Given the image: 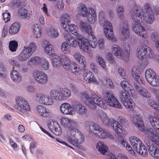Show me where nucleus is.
Returning <instances> with one entry per match:
<instances>
[{
  "instance_id": "27",
  "label": "nucleus",
  "mask_w": 159,
  "mask_h": 159,
  "mask_svg": "<svg viewBox=\"0 0 159 159\" xmlns=\"http://www.w3.org/2000/svg\"><path fill=\"white\" fill-rule=\"evenodd\" d=\"M66 40L67 41L70 47L77 48L79 44V41L75 38L71 34H68L65 35Z\"/></svg>"
},
{
  "instance_id": "49",
  "label": "nucleus",
  "mask_w": 159,
  "mask_h": 159,
  "mask_svg": "<svg viewBox=\"0 0 159 159\" xmlns=\"http://www.w3.org/2000/svg\"><path fill=\"white\" fill-rule=\"evenodd\" d=\"M117 13L118 17L121 20L124 19V9L123 7L121 5L119 6L117 8Z\"/></svg>"
},
{
  "instance_id": "15",
  "label": "nucleus",
  "mask_w": 159,
  "mask_h": 159,
  "mask_svg": "<svg viewBox=\"0 0 159 159\" xmlns=\"http://www.w3.org/2000/svg\"><path fill=\"white\" fill-rule=\"evenodd\" d=\"M79 41L78 46L80 51L82 52L89 53V40L82 35H79L76 39Z\"/></svg>"
},
{
  "instance_id": "51",
  "label": "nucleus",
  "mask_w": 159,
  "mask_h": 159,
  "mask_svg": "<svg viewBox=\"0 0 159 159\" xmlns=\"http://www.w3.org/2000/svg\"><path fill=\"white\" fill-rule=\"evenodd\" d=\"M63 100H65L70 98L71 95L70 91L66 88H64L61 90Z\"/></svg>"
},
{
  "instance_id": "18",
  "label": "nucleus",
  "mask_w": 159,
  "mask_h": 159,
  "mask_svg": "<svg viewBox=\"0 0 159 159\" xmlns=\"http://www.w3.org/2000/svg\"><path fill=\"white\" fill-rule=\"evenodd\" d=\"M70 16L67 13H63L60 16L61 26L64 30H68V25L70 22Z\"/></svg>"
},
{
  "instance_id": "17",
  "label": "nucleus",
  "mask_w": 159,
  "mask_h": 159,
  "mask_svg": "<svg viewBox=\"0 0 159 159\" xmlns=\"http://www.w3.org/2000/svg\"><path fill=\"white\" fill-rule=\"evenodd\" d=\"M152 92L154 94L156 99L159 103L151 99H148V103L157 111L159 112V89L154 88L152 89Z\"/></svg>"
},
{
  "instance_id": "44",
  "label": "nucleus",
  "mask_w": 159,
  "mask_h": 159,
  "mask_svg": "<svg viewBox=\"0 0 159 159\" xmlns=\"http://www.w3.org/2000/svg\"><path fill=\"white\" fill-rule=\"evenodd\" d=\"M20 28V25L18 23H14L12 24L10 27L8 32L11 34H15L17 33Z\"/></svg>"
},
{
  "instance_id": "19",
  "label": "nucleus",
  "mask_w": 159,
  "mask_h": 159,
  "mask_svg": "<svg viewBox=\"0 0 159 159\" xmlns=\"http://www.w3.org/2000/svg\"><path fill=\"white\" fill-rule=\"evenodd\" d=\"M134 84L135 89L141 96L147 98L150 97V93L145 88L141 86L140 84L134 83Z\"/></svg>"
},
{
  "instance_id": "12",
  "label": "nucleus",
  "mask_w": 159,
  "mask_h": 159,
  "mask_svg": "<svg viewBox=\"0 0 159 159\" xmlns=\"http://www.w3.org/2000/svg\"><path fill=\"white\" fill-rule=\"evenodd\" d=\"M105 102L110 106L120 109L122 108V106L111 92L109 91L106 93Z\"/></svg>"
},
{
  "instance_id": "20",
  "label": "nucleus",
  "mask_w": 159,
  "mask_h": 159,
  "mask_svg": "<svg viewBox=\"0 0 159 159\" xmlns=\"http://www.w3.org/2000/svg\"><path fill=\"white\" fill-rule=\"evenodd\" d=\"M48 127L50 130L57 135L61 134L62 131L57 123L52 120L48 124Z\"/></svg>"
},
{
  "instance_id": "10",
  "label": "nucleus",
  "mask_w": 159,
  "mask_h": 159,
  "mask_svg": "<svg viewBox=\"0 0 159 159\" xmlns=\"http://www.w3.org/2000/svg\"><path fill=\"white\" fill-rule=\"evenodd\" d=\"M137 57L140 59L151 58L154 56L152 50L149 47L140 46L137 48L136 52Z\"/></svg>"
},
{
  "instance_id": "8",
  "label": "nucleus",
  "mask_w": 159,
  "mask_h": 159,
  "mask_svg": "<svg viewBox=\"0 0 159 159\" xmlns=\"http://www.w3.org/2000/svg\"><path fill=\"white\" fill-rule=\"evenodd\" d=\"M111 50L114 55L117 57L124 60L130 54V48L129 44L128 43L125 47V51L123 52L121 48L118 46L113 45L111 47Z\"/></svg>"
},
{
  "instance_id": "38",
  "label": "nucleus",
  "mask_w": 159,
  "mask_h": 159,
  "mask_svg": "<svg viewBox=\"0 0 159 159\" xmlns=\"http://www.w3.org/2000/svg\"><path fill=\"white\" fill-rule=\"evenodd\" d=\"M129 27L127 25H125L121 30V37L123 40L127 39L129 36Z\"/></svg>"
},
{
  "instance_id": "6",
  "label": "nucleus",
  "mask_w": 159,
  "mask_h": 159,
  "mask_svg": "<svg viewBox=\"0 0 159 159\" xmlns=\"http://www.w3.org/2000/svg\"><path fill=\"white\" fill-rule=\"evenodd\" d=\"M82 98L86 100V103L91 108L95 109L98 105L102 108H104V104L101 98L96 94L84 92L81 94Z\"/></svg>"
},
{
  "instance_id": "28",
  "label": "nucleus",
  "mask_w": 159,
  "mask_h": 159,
  "mask_svg": "<svg viewBox=\"0 0 159 159\" xmlns=\"http://www.w3.org/2000/svg\"><path fill=\"white\" fill-rule=\"evenodd\" d=\"M31 56L30 53L23 47L20 53L17 57L19 61H24L27 60Z\"/></svg>"
},
{
  "instance_id": "46",
  "label": "nucleus",
  "mask_w": 159,
  "mask_h": 159,
  "mask_svg": "<svg viewBox=\"0 0 159 159\" xmlns=\"http://www.w3.org/2000/svg\"><path fill=\"white\" fill-rule=\"evenodd\" d=\"M145 75L147 82L157 75L154 71L151 69H147L145 72Z\"/></svg>"
},
{
  "instance_id": "2",
  "label": "nucleus",
  "mask_w": 159,
  "mask_h": 159,
  "mask_svg": "<svg viewBox=\"0 0 159 159\" xmlns=\"http://www.w3.org/2000/svg\"><path fill=\"white\" fill-rule=\"evenodd\" d=\"M62 126L67 129L66 138L68 141L72 145L80 149V144L84 140L83 134L77 129L78 125L74 120L64 117L60 119Z\"/></svg>"
},
{
  "instance_id": "41",
  "label": "nucleus",
  "mask_w": 159,
  "mask_h": 159,
  "mask_svg": "<svg viewBox=\"0 0 159 159\" xmlns=\"http://www.w3.org/2000/svg\"><path fill=\"white\" fill-rule=\"evenodd\" d=\"M61 49L65 54H69L71 51V47L67 40L62 43L61 46Z\"/></svg>"
},
{
  "instance_id": "59",
  "label": "nucleus",
  "mask_w": 159,
  "mask_h": 159,
  "mask_svg": "<svg viewBox=\"0 0 159 159\" xmlns=\"http://www.w3.org/2000/svg\"><path fill=\"white\" fill-rule=\"evenodd\" d=\"M99 49L100 50H103L105 47V40L103 38H101L98 39L97 42Z\"/></svg>"
},
{
  "instance_id": "56",
  "label": "nucleus",
  "mask_w": 159,
  "mask_h": 159,
  "mask_svg": "<svg viewBox=\"0 0 159 159\" xmlns=\"http://www.w3.org/2000/svg\"><path fill=\"white\" fill-rule=\"evenodd\" d=\"M97 61L99 65L103 69H106L107 67L106 63L103 58L100 56L97 57Z\"/></svg>"
},
{
  "instance_id": "58",
  "label": "nucleus",
  "mask_w": 159,
  "mask_h": 159,
  "mask_svg": "<svg viewBox=\"0 0 159 159\" xmlns=\"http://www.w3.org/2000/svg\"><path fill=\"white\" fill-rule=\"evenodd\" d=\"M49 136L50 138H52V139H55V140L57 141V142H59V143H61L62 144L65 145L68 147H69L70 148L73 149V148L70 145H68L67 143H66L65 142L63 141H61L60 139H57V138H55L51 134L49 133L48 132V131L46 132V133Z\"/></svg>"
},
{
  "instance_id": "57",
  "label": "nucleus",
  "mask_w": 159,
  "mask_h": 159,
  "mask_svg": "<svg viewBox=\"0 0 159 159\" xmlns=\"http://www.w3.org/2000/svg\"><path fill=\"white\" fill-rule=\"evenodd\" d=\"M120 86L125 91L129 92V89L131 87V85L129 82L125 80H122L121 82Z\"/></svg>"
},
{
  "instance_id": "16",
  "label": "nucleus",
  "mask_w": 159,
  "mask_h": 159,
  "mask_svg": "<svg viewBox=\"0 0 159 159\" xmlns=\"http://www.w3.org/2000/svg\"><path fill=\"white\" fill-rule=\"evenodd\" d=\"M60 111L62 113L65 115L73 116L75 114L74 109V104L71 106L69 103H63L60 106Z\"/></svg>"
},
{
  "instance_id": "40",
  "label": "nucleus",
  "mask_w": 159,
  "mask_h": 159,
  "mask_svg": "<svg viewBox=\"0 0 159 159\" xmlns=\"http://www.w3.org/2000/svg\"><path fill=\"white\" fill-rule=\"evenodd\" d=\"M96 147L98 152L102 154H104L108 150L107 147L101 141H99L97 143Z\"/></svg>"
},
{
  "instance_id": "13",
  "label": "nucleus",
  "mask_w": 159,
  "mask_h": 159,
  "mask_svg": "<svg viewBox=\"0 0 159 159\" xmlns=\"http://www.w3.org/2000/svg\"><path fill=\"white\" fill-rule=\"evenodd\" d=\"M32 75L34 79L39 84H44L48 82V78L47 75L40 70H34Z\"/></svg>"
},
{
  "instance_id": "61",
  "label": "nucleus",
  "mask_w": 159,
  "mask_h": 159,
  "mask_svg": "<svg viewBox=\"0 0 159 159\" xmlns=\"http://www.w3.org/2000/svg\"><path fill=\"white\" fill-rule=\"evenodd\" d=\"M147 147L148 149V152L150 154L153 153V151L155 149L156 146L153 143L151 142H148L147 143Z\"/></svg>"
},
{
  "instance_id": "14",
  "label": "nucleus",
  "mask_w": 159,
  "mask_h": 159,
  "mask_svg": "<svg viewBox=\"0 0 159 159\" xmlns=\"http://www.w3.org/2000/svg\"><path fill=\"white\" fill-rule=\"evenodd\" d=\"M35 111L37 114L44 117L52 118L54 116L51 110L42 105L37 106Z\"/></svg>"
},
{
  "instance_id": "39",
  "label": "nucleus",
  "mask_w": 159,
  "mask_h": 159,
  "mask_svg": "<svg viewBox=\"0 0 159 159\" xmlns=\"http://www.w3.org/2000/svg\"><path fill=\"white\" fill-rule=\"evenodd\" d=\"M69 30L70 31L72 34L75 36L76 39L77 38V37H78L79 35H81L79 33V30L77 27L74 24H71L70 25H68V30H67L65 31L68 32Z\"/></svg>"
},
{
  "instance_id": "36",
  "label": "nucleus",
  "mask_w": 159,
  "mask_h": 159,
  "mask_svg": "<svg viewBox=\"0 0 159 159\" xmlns=\"http://www.w3.org/2000/svg\"><path fill=\"white\" fill-rule=\"evenodd\" d=\"M18 13L23 19H28L31 16V15L28 12L27 10L24 7H22L18 9Z\"/></svg>"
},
{
  "instance_id": "21",
  "label": "nucleus",
  "mask_w": 159,
  "mask_h": 159,
  "mask_svg": "<svg viewBox=\"0 0 159 159\" xmlns=\"http://www.w3.org/2000/svg\"><path fill=\"white\" fill-rule=\"evenodd\" d=\"M52 97L44 94H41L39 97L40 103L46 105H51L54 103V101Z\"/></svg>"
},
{
  "instance_id": "33",
  "label": "nucleus",
  "mask_w": 159,
  "mask_h": 159,
  "mask_svg": "<svg viewBox=\"0 0 159 159\" xmlns=\"http://www.w3.org/2000/svg\"><path fill=\"white\" fill-rule=\"evenodd\" d=\"M143 20V21H145L148 24H151L153 23L155 20V17L153 12L151 11L147 14L145 13Z\"/></svg>"
},
{
  "instance_id": "24",
  "label": "nucleus",
  "mask_w": 159,
  "mask_h": 159,
  "mask_svg": "<svg viewBox=\"0 0 159 159\" xmlns=\"http://www.w3.org/2000/svg\"><path fill=\"white\" fill-rule=\"evenodd\" d=\"M74 109L75 112L76 111L80 115H84L87 112L86 107L79 102H76L74 103Z\"/></svg>"
},
{
  "instance_id": "35",
  "label": "nucleus",
  "mask_w": 159,
  "mask_h": 159,
  "mask_svg": "<svg viewBox=\"0 0 159 159\" xmlns=\"http://www.w3.org/2000/svg\"><path fill=\"white\" fill-rule=\"evenodd\" d=\"M87 20L90 24H93L96 19V15L95 10L92 8L89 9V13L87 16Z\"/></svg>"
},
{
  "instance_id": "22",
  "label": "nucleus",
  "mask_w": 159,
  "mask_h": 159,
  "mask_svg": "<svg viewBox=\"0 0 159 159\" xmlns=\"http://www.w3.org/2000/svg\"><path fill=\"white\" fill-rule=\"evenodd\" d=\"M83 76L84 80L86 83H98L97 79L94 74L89 70H85Z\"/></svg>"
},
{
  "instance_id": "47",
  "label": "nucleus",
  "mask_w": 159,
  "mask_h": 159,
  "mask_svg": "<svg viewBox=\"0 0 159 159\" xmlns=\"http://www.w3.org/2000/svg\"><path fill=\"white\" fill-rule=\"evenodd\" d=\"M122 103L126 108L129 109L130 110H133L134 108V102L131 98L123 102Z\"/></svg>"
},
{
  "instance_id": "42",
  "label": "nucleus",
  "mask_w": 159,
  "mask_h": 159,
  "mask_svg": "<svg viewBox=\"0 0 159 159\" xmlns=\"http://www.w3.org/2000/svg\"><path fill=\"white\" fill-rule=\"evenodd\" d=\"M88 39L89 42V47L93 48H96L97 46V41L95 36L94 35L89 36Z\"/></svg>"
},
{
  "instance_id": "62",
  "label": "nucleus",
  "mask_w": 159,
  "mask_h": 159,
  "mask_svg": "<svg viewBox=\"0 0 159 159\" xmlns=\"http://www.w3.org/2000/svg\"><path fill=\"white\" fill-rule=\"evenodd\" d=\"M141 68V66L140 65L133 66L131 70V74L132 75L140 73Z\"/></svg>"
},
{
  "instance_id": "1",
  "label": "nucleus",
  "mask_w": 159,
  "mask_h": 159,
  "mask_svg": "<svg viewBox=\"0 0 159 159\" xmlns=\"http://www.w3.org/2000/svg\"><path fill=\"white\" fill-rule=\"evenodd\" d=\"M132 115V122L140 131L148 136L150 139L159 147V117L149 115L148 121L152 127L145 129L143 121L141 119L140 113L137 110L134 109Z\"/></svg>"
},
{
  "instance_id": "34",
  "label": "nucleus",
  "mask_w": 159,
  "mask_h": 159,
  "mask_svg": "<svg viewBox=\"0 0 159 159\" xmlns=\"http://www.w3.org/2000/svg\"><path fill=\"white\" fill-rule=\"evenodd\" d=\"M33 33L34 36L36 38L41 37L42 31L40 26L38 24H35L33 27Z\"/></svg>"
},
{
  "instance_id": "54",
  "label": "nucleus",
  "mask_w": 159,
  "mask_h": 159,
  "mask_svg": "<svg viewBox=\"0 0 159 159\" xmlns=\"http://www.w3.org/2000/svg\"><path fill=\"white\" fill-rule=\"evenodd\" d=\"M41 66L43 70H48L49 67V63L48 60L45 58H42Z\"/></svg>"
},
{
  "instance_id": "11",
  "label": "nucleus",
  "mask_w": 159,
  "mask_h": 159,
  "mask_svg": "<svg viewBox=\"0 0 159 159\" xmlns=\"http://www.w3.org/2000/svg\"><path fill=\"white\" fill-rule=\"evenodd\" d=\"M103 27V31L106 37L109 40H112L114 38L112 25L110 21L106 20L100 24Z\"/></svg>"
},
{
  "instance_id": "26",
  "label": "nucleus",
  "mask_w": 159,
  "mask_h": 159,
  "mask_svg": "<svg viewBox=\"0 0 159 159\" xmlns=\"http://www.w3.org/2000/svg\"><path fill=\"white\" fill-rule=\"evenodd\" d=\"M80 28L82 32L87 33L89 36L94 35L93 31L91 26L84 23L83 21H80Z\"/></svg>"
},
{
  "instance_id": "4",
  "label": "nucleus",
  "mask_w": 159,
  "mask_h": 159,
  "mask_svg": "<svg viewBox=\"0 0 159 159\" xmlns=\"http://www.w3.org/2000/svg\"><path fill=\"white\" fill-rule=\"evenodd\" d=\"M52 61L53 66L55 68H59L62 66L64 69L70 70L75 75H79L80 73V70L78 67L77 64L71 61L65 55L59 56L57 54H54Z\"/></svg>"
},
{
  "instance_id": "45",
  "label": "nucleus",
  "mask_w": 159,
  "mask_h": 159,
  "mask_svg": "<svg viewBox=\"0 0 159 159\" xmlns=\"http://www.w3.org/2000/svg\"><path fill=\"white\" fill-rule=\"evenodd\" d=\"M138 147H139V149H138V148H137V150H135L142 156H146L148 155L147 150L145 146L142 143H141V144H140V146H138Z\"/></svg>"
},
{
  "instance_id": "60",
  "label": "nucleus",
  "mask_w": 159,
  "mask_h": 159,
  "mask_svg": "<svg viewBox=\"0 0 159 159\" xmlns=\"http://www.w3.org/2000/svg\"><path fill=\"white\" fill-rule=\"evenodd\" d=\"M140 75L141 73L140 72L132 75L133 78L136 81L135 83L137 84H140L141 83H143V80L142 79Z\"/></svg>"
},
{
  "instance_id": "63",
  "label": "nucleus",
  "mask_w": 159,
  "mask_h": 159,
  "mask_svg": "<svg viewBox=\"0 0 159 159\" xmlns=\"http://www.w3.org/2000/svg\"><path fill=\"white\" fill-rule=\"evenodd\" d=\"M143 10L145 14L149 13L151 11H152L150 5L148 3L144 4Z\"/></svg>"
},
{
  "instance_id": "31",
  "label": "nucleus",
  "mask_w": 159,
  "mask_h": 159,
  "mask_svg": "<svg viewBox=\"0 0 159 159\" xmlns=\"http://www.w3.org/2000/svg\"><path fill=\"white\" fill-rule=\"evenodd\" d=\"M129 140L134 150H137V148L139 146H140L142 143L139 138L134 136H130Z\"/></svg>"
},
{
  "instance_id": "37",
  "label": "nucleus",
  "mask_w": 159,
  "mask_h": 159,
  "mask_svg": "<svg viewBox=\"0 0 159 159\" xmlns=\"http://www.w3.org/2000/svg\"><path fill=\"white\" fill-rule=\"evenodd\" d=\"M46 32L47 34L49 36L52 38H57L59 34L57 30L53 26L48 28L46 30Z\"/></svg>"
},
{
  "instance_id": "25",
  "label": "nucleus",
  "mask_w": 159,
  "mask_h": 159,
  "mask_svg": "<svg viewBox=\"0 0 159 159\" xmlns=\"http://www.w3.org/2000/svg\"><path fill=\"white\" fill-rule=\"evenodd\" d=\"M10 77L12 80L16 83H19L22 80L21 75L16 70L13 69L11 71Z\"/></svg>"
},
{
  "instance_id": "5",
  "label": "nucleus",
  "mask_w": 159,
  "mask_h": 159,
  "mask_svg": "<svg viewBox=\"0 0 159 159\" xmlns=\"http://www.w3.org/2000/svg\"><path fill=\"white\" fill-rule=\"evenodd\" d=\"M98 116L103 124L107 126L111 125L117 134H122L124 133L125 130L123 128L118 122L113 119L109 118L105 113L101 112L98 114Z\"/></svg>"
},
{
  "instance_id": "55",
  "label": "nucleus",
  "mask_w": 159,
  "mask_h": 159,
  "mask_svg": "<svg viewBox=\"0 0 159 159\" xmlns=\"http://www.w3.org/2000/svg\"><path fill=\"white\" fill-rule=\"evenodd\" d=\"M18 42L16 41H11L9 43V50L12 52L16 51L18 47Z\"/></svg>"
},
{
  "instance_id": "48",
  "label": "nucleus",
  "mask_w": 159,
  "mask_h": 159,
  "mask_svg": "<svg viewBox=\"0 0 159 159\" xmlns=\"http://www.w3.org/2000/svg\"><path fill=\"white\" fill-rule=\"evenodd\" d=\"M147 82L153 87H157L159 86V77L156 75Z\"/></svg>"
},
{
  "instance_id": "3",
  "label": "nucleus",
  "mask_w": 159,
  "mask_h": 159,
  "mask_svg": "<svg viewBox=\"0 0 159 159\" xmlns=\"http://www.w3.org/2000/svg\"><path fill=\"white\" fill-rule=\"evenodd\" d=\"M145 14L143 9L141 7H138L134 11L131 15L132 19L135 23L132 26V29L138 35L144 39L148 37V34L146 29L141 23L143 21V18Z\"/></svg>"
},
{
  "instance_id": "64",
  "label": "nucleus",
  "mask_w": 159,
  "mask_h": 159,
  "mask_svg": "<svg viewBox=\"0 0 159 159\" xmlns=\"http://www.w3.org/2000/svg\"><path fill=\"white\" fill-rule=\"evenodd\" d=\"M153 151L152 154L150 155L156 159H159V149L156 146Z\"/></svg>"
},
{
  "instance_id": "50",
  "label": "nucleus",
  "mask_w": 159,
  "mask_h": 159,
  "mask_svg": "<svg viewBox=\"0 0 159 159\" xmlns=\"http://www.w3.org/2000/svg\"><path fill=\"white\" fill-rule=\"evenodd\" d=\"M119 96L122 103L131 98L128 93L125 91H121L120 93Z\"/></svg>"
},
{
  "instance_id": "53",
  "label": "nucleus",
  "mask_w": 159,
  "mask_h": 159,
  "mask_svg": "<svg viewBox=\"0 0 159 159\" xmlns=\"http://www.w3.org/2000/svg\"><path fill=\"white\" fill-rule=\"evenodd\" d=\"M9 62L11 65L13 66V69L16 68L19 71L21 70L22 66L17 61L13 59H11L9 60Z\"/></svg>"
},
{
  "instance_id": "7",
  "label": "nucleus",
  "mask_w": 159,
  "mask_h": 159,
  "mask_svg": "<svg viewBox=\"0 0 159 159\" xmlns=\"http://www.w3.org/2000/svg\"><path fill=\"white\" fill-rule=\"evenodd\" d=\"M85 127L87 130L94 135L101 139L107 138V131L98 124L87 121L85 123Z\"/></svg>"
},
{
  "instance_id": "23",
  "label": "nucleus",
  "mask_w": 159,
  "mask_h": 159,
  "mask_svg": "<svg viewBox=\"0 0 159 159\" xmlns=\"http://www.w3.org/2000/svg\"><path fill=\"white\" fill-rule=\"evenodd\" d=\"M42 46L44 52L48 55L52 56V59L53 55L56 54L54 53V49L52 44L48 41H45L43 43Z\"/></svg>"
},
{
  "instance_id": "43",
  "label": "nucleus",
  "mask_w": 159,
  "mask_h": 159,
  "mask_svg": "<svg viewBox=\"0 0 159 159\" xmlns=\"http://www.w3.org/2000/svg\"><path fill=\"white\" fill-rule=\"evenodd\" d=\"M24 47L31 55L36 51L37 48L36 43L34 42H31L27 46Z\"/></svg>"
},
{
  "instance_id": "32",
  "label": "nucleus",
  "mask_w": 159,
  "mask_h": 159,
  "mask_svg": "<svg viewBox=\"0 0 159 159\" xmlns=\"http://www.w3.org/2000/svg\"><path fill=\"white\" fill-rule=\"evenodd\" d=\"M73 57L76 62L85 66L86 63V60L84 56L79 52H76L74 54Z\"/></svg>"
},
{
  "instance_id": "9",
  "label": "nucleus",
  "mask_w": 159,
  "mask_h": 159,
  "mask_svg": "<svg viewBox=\"0 0 159 159\" xmlns=\"http://www.w3.org/2000/svg\"><path fill=\"white\" fill-rule=\"evenodd\" d=\"M16 105L14 106L15 108L19 112L23 114H25L27 111L30 110V106L24 98L20 97H17L16 99Z\"/></svg>"
},
{
  "instance_id": "52",
  "label": "nucleus",
  "mask_w": 159,
  "mask_h": 159,
  "mask_svg": "<svg viewBox=\"0 0 159 159\" xmlns=\"http://www.w3.org/2000/svg\"><path fill=\"white\" fill-rule=\"evenodd\" d=\"M89 8H90L88 9L85 5H82L79 10V12L82 16L85 17L89 13Z\"/></svg>"
},
{
  "instance_id": "29",
  "label": "nucleus",
  "mask_w": 159,
  "mask_h": 159,
  "mask_svg": "<svg viewBox=\"0 0 159 159\" xmlns=\"http://www.w3.org/2000/svg\"><path fill=\"white\" fill-rule=\"evenodd\" d=\"M50 96L53 99L58 101L63 100L61 90L56 89L51 90L49 92Z\"/></svg>"
},
{
  "instance_id": "30",
  "label": "nucleus",
  "mask_w": 159,
  "mask_h": 159,
  "mask_svg": "<svg viewBox=\"0 0 159 159\" xmlns=\"http://www.w3.org/2000/svg\"><path fill=\"white\" fill-rule=\"evenodd\" d=\"M42 58L39 56L31 57L27 61V64L30 67H32L40 64Z\"/></svg>"
}]
</instances>
